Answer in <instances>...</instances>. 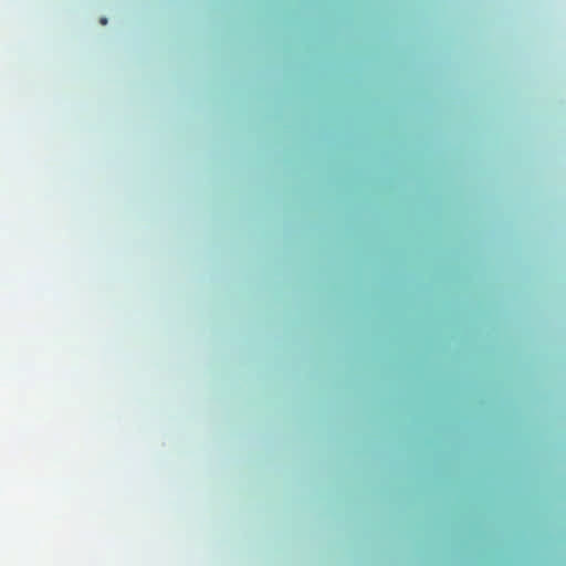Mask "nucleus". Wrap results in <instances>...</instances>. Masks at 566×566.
I'll return each instance as SVG.
<instances>
[{
    "mask_svg": "<svg viewBox=\"0 0 566 566\" xmlns=\"http://www.w3.org/2000/svg\"><path fill=\"white\" fill-rule=\"evenodd\" d=\"M106 22H107V20H106L105 18H103V19L101 20V23H102V24H106Z\"/></svg>",
    "mask_w": 566,
    "mask_h": 566,
    "instance_id": "obj_1",
    "label": "nucleus"
}]
</instances>
